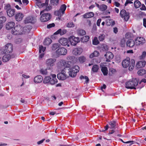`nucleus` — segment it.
I'll list each match as a JSON object with an SVG mask.
<instances>
[{"mask_svg": "<svg viewBox=\"0 0 146 146\" xmlns=\"http://www.w3.org/2000/svg\"><path fill=\"white\" fill-rule=\"evenodd\" d=\"M99 43V41L98 40L97 37H95L94 38L92 41L93 44L95 45H97Z\"/></svg>", "mask_w": 146, "mask_h": 146, "instance_id": "nucleus-43", "label": "nucleus"}, {"mask_svg": "<svg viewBox=\"0 0 146 146\" xmlns=\"http://www.w3.org/2000/svg\"><path fill=\"white\" fill-rule=\"evenodd\" d=\"M143 25L146 28V19H143Z\"/></svg>", "mask_w": 146, "mask_h": 146, "instance_id": "nucleus-64", "label": "nucleus"}, {"mask_svg": "<svg viewBox=\"0 0 146 146\" xmlns=\"http://www.w3.org/2000/svg\"><path fill=\"white\" fill-rule=\"evenodd\" d=\"M133 3L131 1H129V0H126V1L125 4V6H126L127 5L128 3Z\"/></svg>", "mask_w": 146, "mask_h": 146, "instance_id": "nucleus-63", "label": "nucleus"}, {"mask_svg": "<svg viewBox=\"0 0 146 146\" xmlns=\"http://www.w3.org/2000/svg\"><path fill=\"white\" fill-rule=\"evenodd\" d=\"M15 55L14 54H7L5 55L2 58V61L3 62L9 61L11 58H14Z\"/></svg>", "mask_w": 146, "mask_h": 146, "instance_id": "nucleus-9", "label": "nucleus"}, {"mask_svg": "<svg viewBox=\"0 0 146 146\" xmlns=\"http://www.w3.org/2000/svg\"><path fill=\"white\" fill-rule=\"evenodd\" d=\"M126 38H130L131 37V34L130 33H127L126 34Z\"/></svg>", "mask_w": 146, "mask_h": 146, "instance_id": "nucleus-60", "label": "nucleus"}, {"mask_svg": "<svg viewBox=\"0 0 146 146\" xmlns=\"http://www.w3.org/2000/svg\"><path fill=\"white\" fill-rule=\"evenodd\" d=\"M146 64V62L145 61L139 62L137 64L136 66L137 68H141L144 67Z\"/></svg>", "mask_w": 146, "mask_h": 146, "instance_id": "nucleus-30", "label": "nucleus"}, {"mask_svg": "<svg viewBox=\"0 0 146 146\" xmlns=\"http://www.w3.org/2000/svg\"><path fill=\"white\" fill-rule=\"evenodd\" d=\"M146 56V52L145 51H143L141 55L139 56L140 59H144Z\"/></svg>", "mask_w": 146, "mask_h": 146, "instance_id": "nucleus-50", "label": "nucleus"}, {"mask_svg": "<svg viewBox=\"0 0 146 146\" xmlns=\"http://www.w3.org/2000/svg\"><path fill=\"white\" fill-rule=\"evenodd\" d=\"M74 58V56H68L66 58L67 60H72Z\"/></svg>", "mask_w": 146, "mask_h": 146, "instance_id": "nucleus-58", "label": "nucleus"}, {"mask_svg": "<svg viewBox=\"0 0 146 146\" xmlns=\"http://www.w3.org/2000/svg\"><path fill=\"white\" fill-rule=\"evenodd\" d=\"M49 0H46L45 3H42L41 1H37L36 3L37 6L39 8L43 7L44 6H46L48 5Z\"/></svg>", "mask_w": 146, "mask_h": 146, "instance_id": "nucleus-22", "label": "nucleus"}, {"mask_svg": "<svg viewBox=\"0 0 146 146\" xmlns=\"http://www.w3.org/2000/svg\"><path fill=\"white\" fill-rule=\"evenodd\" d=\"M15 10L12 8L6 11L7 15L10 17L13 16L15 14Z\"/></svg>", "mask_w": 146, "mask_h": 146, "instance_id": "nucleus-26", "label": "nucleus"}, {"mask_svg": "<svg viewBox=\"0 0 146 146\" xmlns=\"http://www.w3.org/2000/svg\"><path fill=\"white\" fill-rule=\"evenodd\" d=\"M94 14L92 12H89L84 14L83 16L84 18H88L93 17Z\"/></svg>", "mask_w": 146, "mask_h": 146, "instance_id": "nucleus-29", "label": "nucleus"}, {"mask_svg": "<svg viewBox=\"0 0 146 146\" xmlns=\"http://www.w3.org/2000/svg\"><path fill=\"white\" fill-rule=\"evenodd\" d=\"M50 77L49 76H46L43 80V82L44 83H47L50 82Z\"/></svg>", "mask_w": 146, "mask_h": 146, "instance_id": "nucleus-41", "label": "nucleus"}, {"mask_svg": "<svg viewBox=\"0 0 146 146\" xmlns=\"http://www.w3.org/2000/svg\"><path fill=\"white\" fill-rule=\"evenodd\" d=\"M99 53L97 51H94V52L92 53L90 56V58H92L95 56H99Z\"/></svg>", "mask_w": 146, "mask_h": 146, "instance_id": "nucleus-34", "label": "nucleus"}, {"mask_svg": "<svg viewBox=\"0 0 146 146\" xmlns=\"http://www.w3.org/2000/svg\"><path fill=\"white\" fill-rule=\"evenodd\" d=\"M52 78H50V84L51 85H54L58 82V80L56 78V75L55 74H52L51 75Z\"/></svg>", "mask_w": 146, "mask_h": 146, "instance_id": "nucleus-18", "label": "nucleus"}, {"mask_svg": "<svg viewBox=\"0 0 146 146\" xmlns=\"http://www.w3.org/2000/svg\"><path fill=\"white\" fill-rule=\"evenodd\" d=\"M138 74L140 76H143L146 73V70L144 69H142L139 70L138 72Z\"/></svg>", "mask_w": 146, "mask_h": 146, "instance_id": "nucleus-38", "label": "nucleus"}, {"mask_svg": "<svg viewBox=\"0 0 146 146\" xmlns=\"http://www.w3.org/2000/svg\"><path fill=\"white\" fill-rule=\"evenodd\" d=\"M15 25V23L13 22H10L7 23L6 25V28L9 30L13 27Z\"/></svg>", "mask_w": 146, "mask_h": 146, "instance_id": "nucleus-27", "label": "nucleus"}, {"mask_svg": "<svg viewBox=\"0 0 146 146\" xmlns=\"http://www.w3.org/2000/svg\"><path fill=\"white\" fill-rule=\"evenodd\" d=\"M78 60L81 63H82L84 62L86 60V58L84 56H81L78 58Z\"/></svg>", "mask_w": 146, "mask_h": 146, "instance_id": "nucleus-42", "label": "nucleus"}, {"mask_svg": "<svg viewBox=\"0 0 146 146\" xmlns=\"http://www.w3.org/2000/svg\"><path fill=\"white\" fill-rule=\"evenodd\" d=\"M104 56L106 57V61L110 62V60L113 58V55L112 52H108L106 54H105Z\"/></svg>", "mask_w": 146, "mask_h": 146, "instance_id": "nucleus-16", "label": "nucleus"}, {"mask_svg": "<svg viewBox=\"0 0 146 146\" xmlns=\"http://www.w3.org/2000/svg\"><path fill=\"white\" fill-rule=\"evenodd\" d=\"M35 22V20L34 18L31 16H29L27 17L25 20V23H34Z\"/></svg>", "mask_w": 146, "mask_h": 146, "instance_id": "nucleus-19", "label": "nucleus"}, {"mask_svg": "<svg viewBox=\"0 0 146 146\" xmlns=\"http://www.w3.org/2000/svg\"><path fill=\"white\" fill-rule=\"evenodd\" d=\"M23 15L21 13H17L15 15V19L17 21H21L23 17Z\"/></svg>", "mask_w": 146, "mask_h": 146, "instance_id": "nucleus-24", "label": "nucleus"}, {"mask_svg": "<svg viewBox=\"0 0 146 146\" xmlns=\"http://www.w3.org/2000/svg\"><path fill=\"white\" fill-rule=\"evenodd\" d=\"M56 60L54 59L49 58L47 59L46 62V64L50 68V67L53 66L54 62H56Z\"/></svg>", "mask_w": 146, "mask_h": 146, "instance_id": "nucleus-12", "label": "nucleus"}, {"mask_svg": "<svg viewBox=\"0 0 146 146\" xmlns=\"http://www.w3.org/2000/svg\"><path fill=\"white\" fill-rule=\"evenodd\" d=\"M52 5H51L50 4L45 9L40 11V14H41L42 13H44L45 11H48L50 10L52 8Z\"/></svg>", "mask_w": 146, "mask_h": 146, "instance_id": "nucleus-40", "label": "nucleus"}, {"mask_svg": "<svg viewBox=\"0 0 146 146\" xmlns=\"http://www.w3.org/2000/svg\"><path fill=\"white\" fill-rule=\"evenodd\" d=\"M83 52V49L80 48H74L72 51V54L75 55H80Z\"/></svg>", "mask_w": 146, "mask_h": 146, "instance_id": "nucleus-14", "label": "nucleus"}, {"mask_svg": "<svg viewBox=\"0 0 146 146\" xmlns=\"http://www.w3.org/2000/svg\"><path fill=\"white\" fill-rule=\"evenodd\" d=\"M57 78L61 80H64L66 79L68 76L65 74V72L64 70H62L61 72L57 74Z\"/></svg>", "mask_w": 146, "mask_h": 146, "instance_id": "nucleus-7", "label": "nucleus"}, {"mask_svg": "<svg viewBox=\"0 0 146 146\" xmlns=\"http://www.w3.org/2000/svg\"><path fill=\"white\" fill-rule=\"evenodd\" d=\"M66 8V6L65 4L62 5L59 10L55 11L54 12V14L56 15L60 16V17L64 13Z\"/></svg>", "mask_w": 146, "mask_h": 146, "instance_id": "nucleus-3", "label": "nucleus"}, {"mask_svg": "<svg viewBox=\"0 0 146 146\" xmlns=\"http://www.w3.org/2000/svg\"><path fill=\"white\" fill-rule=\"evenodd\" d=\"M74 25L73 22H69L66 24V27L68 28H72L74 27Z\"/></svg>", "mask_w": 146, "mask_h": 146, "instance_id": "nucleus-51", "label": "nucleus"}, {"mask_svg": "<svg viewBox=\"0 0 146 146\" xmlns=\"http://www.w3.org/2000/svg\"><path fill=\"white\" fill-rule=\"evenodd\" d=\"M6 20V18L4 16L0 17V23L3 25V24L5 23Z\"/></svg>", "mask_w": 146, "mask_h": 146, "instance_id": "nucleus-48", "label": "nucleus"}, {"mask_svg": "<svg viewBox=\"0 0 146 146\" xmlns=\"http://www.w3.org/2000/svg\"><path fill=\"white\" fill-rule=\"evenodd\" d=\"M141 5V2L138 0L135 1L134 2V7L136 8H139Z\"/></svg>", "mask_w": 146, "mask_h": 146, "instance_id": "nucleus-39", "label": "nucleus"}, {"mask_svg": "<svg viewBox=\"0 0 146 146\" xmlns=\"http://www.w3.org/2000/svg\"><path fill=\"white\" fill-rule=\"evenodd\" d=\"M46 49V47H44L42 45H40L39 46V52L41 53L44 52Z\"/></svg>", "mask_w": 146, "mask_h": 146, "instance_id": "nucleus-47", "label": "nucleus"}, {"mask_svg": "<svg viewBox=\"0 0 146 146\" xmlns=\"http://www.w3.org/2000/svg\"><path fill=\"white\" fill-rule=\"evenodd\" d=\"M72 70H74L75 71L78 72L79 71V67L78 66H75L73 67Z\"/></svg>", "mask_w": 146, "mask_h": 146, "instance_id": "nucleus-54", "label": "nucleus"}, {"mask_svg": "<svg viewBox=\"0 0 146 146\" xmlns=\"http://www.w3.org/2000/svg\"><path fill=\"white\" fill-rule=\"evenodd\" d=\"M66 30L65 29L62 30L61 29H60L55 32L54 35L52 36V38L53 37L55 36V35H56L60 34V35H62L64 34H65L66 32Z\"/></svg>", "mask_w": 146, "mask_h": 146, "instance_id": "nucleus-20", "label": "nucleus"}, {"mask_svg": "<svg viewBox=\"0 0 146 146\" xmlns=\"http://www.w3.org/2000/svg\"><path fill=\"white\" fill-rule=\"evenodd\" d=\"M135 62L134 60H131L130 64L129 65V70L130 71H131L134 69L135 66Z\"/></svg>", "mask_w": 146, "mask_h": 146, "instance_id": "nucleus-31", "label": "nucleus"}, {"mask_svg": "<svg viewBox=\"0 0 146 146\" xmlns=\"http://www.w3.org/2000/svg\"><path fill=\"white\" fill-rule=\"evenodd\" d=\"M100 66L101 67V71L104 76H106L108 74V70L107 67L104 66L103 64H101Z\"/></svg>", "mask_w": 146, "mask_h": 146, "instance_id": "nucleus-21", "label": "nucleus"}, {"mask_svg": "<svg viewBox=\"0 0 146 146\" xmlns=\"http://www.w3.org/2000/svg\"><path fill=\"white\" fill-rule=\"evenodd\" d=\"M89 38L90 37L89 36H85L82 38V41L83 42H86L89 40Z\"/></svg>", "mask_w": 146, "mask_h": 146, "instance_id": "nucleus-44", "label": "nucleus"}, {"mask_svg": "<svg viewBox=\"0 0 146 146\" xmlns=\"http://www.w3.org/2000/svg\"><path fill=\"white\" fill-rule=\"evenodd\" d=\"M40 20L42 22H45L49 20L51 18V15L49 13L42 14Z\"/></svg>", "mask_w": 146, "mask_h": 146, "instance_id": "nucleus-4", "label": "nucleus"}, {"mask_svg": "<svg viewBox=\"0 0 146 146\" xmlns=\"http://www.w3.org/2000/svg\"><path fill=\"white\" fill-rule=\"evenodd\" d=\"M77 73V72L76 71H75V70H72L69 71V72L70 76L72 77H75Z\"/></svg>", "mask_w": 146, "mask_h": 146, "instance_id": "nucleus-32", "label": "nucleus"}, {"mask_svg": "<svg viewBox=\"0 0 146 146\" xmlns=\"http://www.w3.org/2000/svg\"><path fill=\"white\" fill-rule=\"evenodd\" d=\"M58 42L62 46L67 45L68 47L70 46L69 44V42L66 38H61L59 40Z\"/></svg>", "mask_w": 146, "mask_h": 146, "instance_id": "nucleus-10", "label": "nucleus"}, {"mask_svg": "<svg viewBox=\"0 0 146 146\" xmlns=\"http://www.w3.org/2000/svg\"><path fill=\"white\" fill-rule=\"evenodd\" d=\"M109 124L111 126V128H113L116 126V122L115 121L110 122L109 123Z\"/></svg>", "mask_w": 146, "mask_h": 146, "instance_id": "nucleus-53", "label": "nucleus"}, {"mask_svg": "<svg viewBox=\"0 0 146 146\" xmlns=\"http://www.w3.org/2000/svg\"><path fill=\"white\" fill-rule=\"evenodd\" d=\"M4 9L6 10V11L10 9H11V5L9 4H7L5 7Z\"/></svg>", "mask_w": 146, "mask_h": 146, "instance_id": "nucleus-56", "label": "nucleus"}, {"mask_svg": "<svg viewBox=\"0 0 146 146\" xmlns=\"http://www.w3.org/2000/svg\"><path fill=\"white\" fill-rule=\"evenodd\" d=\"M105 35L104 34H100L98 36V39L100 41H103L105 39Z\"/></svg>", "mask_w": 146, "mask_h": 146, "instance_id": "nucleus-45", "label": "nucleus"}, {"mask_svg": "<svg viewBox=\"0 0 146 146\" xmlns=\"http://www.w3.org/2000/svg\"><path fill=\"white\" fill-rule=\"evenodd\" d=\"M69 40L72 45L75 46L80 41V40L78 37H76L73 36H70L69 38Z\"/></svg>", "mask_w": 146, "mask_h": 146, "instance_id": "nucleus-6", "label": "nucleus"}, {"mask_svg": "<svg viewBox=\"0 0 146 146\" xmlns=\"http://www.w3.org/2000/svg\"><path fill=\"white\" fill-rule=\"evenodd\" d=\"M136 43L137 45H142L145 42V38L141 37H138L135 40Z\"/></svg>", "mask_w": 146, "mask_h": 146, "instance_id": "nucleus-13", "label": "nucleus"}, {"mask_svg": "<svg viewBox=\"0 0 146 146\" xmlns=\"http://www.w3.org/2000/svg\"><path fill=\"white\" fill-rule=\"evenodd\" d=\"M52 42V40L49 38H47L44 39L43 43L45 46H48Z\"/></svg>", "mask_w": 146, "mask_h": 146, "instance_id": "nucleus-28", "label": "nucleus"}, {"mask_svg": "<svg viewBox=\"0 0 146 146\" xmlns=\"http://www.w3.org/2000/svg\"><path fill=\"white\" fill-rule=\"evenodd\" d=\"M66 61L64 60H61L58 63V69H62V70L65 69V64Z\"/></svg>", "mask_w": 146, "mask_h": 146, "instance_id": "nucleus-17", "label": "nucleus"}, {"mask_svg": "<svg viewBox=\"0 0 146 146\" xmlns=\"http://www.w3.org/2000/svg\"><path fill=\"white\" fill-rule=\"evenodd\" d=\"M23 29L20 25H17L12 29L11 33L14 35H21L24 33Z\"/></svg>", "mask_w": 146, "mask_h": 146, "instance_id": "nucleus-2", "label": "nucleus"}, {"mask_svg": "<svg viewBox=\"0 0 146 146\" xmlns=\"http://www.w3.org/2000/svg\"><path fill=\"white\" fill-rule=\"evenodd\" d=\"M139 80L135 78L132 81L127 82L125 83V87L128 89H134L138 84Z\"/></svg>", "mask_w": 146, "mask_h": 146, "instance_id": "nucleus-1", "label": "nucleus"}, {"mask_svg": "<svg viewBox=\"0 0 146 146\" xmlns=\"http://www.w3.org/2000/svg\"><path fill=\"white\" fill-rule=\"evenodd\" d=\"M59 0H50V4L51 5L56 6L58 3Z\"/></svg>", "mask_w": 146, "mask_h": 146, "instance_id": "nucleus-33", "label": "nucleus"}, {"mask_svg": "<svg viewBox=\"0 0 146 146\" xmlns=\"http://www.w3.org/2000/svg\"><path fill=\"white\" fill-rule=\"evenodd\" d=\"M140 9L142 10H146V7L143 4L141 5V7L140 8Z\"/></svg>", "mask_w": 146, "mask_h": 146, "instance_id": "nucleus-62", "label": "nucleus"}, {"mask_svg": "<svg viewBox=\"0 0 146 146\" xmlns=\"http://www.w3.org/2000/svg\"><path fill=\"white\" fill-rule=\"evenodd\" d=\"M43 80L42 77L40 75H38L35 76L34 80V82L36 83H41Z\"/></svg>", "mask_w": 146, "mask_h": 146, "instance_id": "nucleus-23", "label": "nucleus"}, {"mask_svg": "<svg viewBox=\"0 0 146 146\" xmlns=\"http://www.w3.org/2000/svg\"><path fill=\"white\" fill-rule=\"evenodd\" d=\"M99 69V66L95 64L93 66L92 68V70L94 72H97Z\"/></svg>", "mask_w": 146, "mask_h": 146, "instance_id": "nucleus-37", "label": "nucleus"}, {"mask_svg": "<svg viewBox=\"0 0 146 146\" xmlns=\"http://www.w3.org/2000/svg\"><path fill=\"white\" fill-rule=\"evenodd\" d=\"M135 44L134 41L132 39H129L127 40L126 42V45L127 46L130 48L133 47Z\"/></svg>", "mask_w": 146, "mask_h": 146, "instance_id": "nucleus-25", "label": "nucleus"}, {"mask_svg": "<svg viewBox=\"0 0 146 146\" xmlns=\"http://www.w3.org/2000/svg\"><path fill=\"white\" fill-rule=\"evenodd\" d=\"M78 35L82 36L86 34V32L85 31L83 30H80L78 31Z\"/></svg>", "mask_w": 146, "mask_h": 146, "instance_id": "nucleus-49", "label": "nucleus"}, {"mask_svg": "<svg viewBox=\"0 0 146 146\" xmlns=\"http://www.w3.org/2000/svg\"><path fill=\"white\" fill-rule=\"evenodd\" d=\"M60 46V44L58 43H54L52 45V50H56Z\"/></svg>", "mask_w": 146, "mask_h": 146, "instance_id": "nucleus-35", "label": "nucleus"}, {"mask_svg": "<svg viewBox=\"0 0 146 146\" xmlns=\"http://www.w3.org/2000/svg\"><path fill=\"white\" fill-rule=\"evenodd\" d=\"M22 2L24 5H27L29 3V1L28 0H23Z\"/></svg>", "mask_w": 146, "mask_h": 146, "instance_id": "nucleus-61", "label": "nucleus"}, {"mask_svg": "<svg viewBox=\"0 0 146 146\" xmlns=\"http://www.w3.org/2000/svg\"><path fill=\"white\" fill-rule=\"evenodd\" d=\"M129 13L127 12L124 9L122 10L121 11L120 13V16L126 21H127L129 19Z\"/></svg>", "mask_w": 146, "mask_h": 146, "instance_id": "nucleus-5", "label": "nucleus"}, {"mask_svg": "<svg viewBox=\"0 0 146 146\" xmlns=\"http://www.w3.org/2000/svg\"><path fill=\"white\" fill-rule=\"evenodd\" d=\"M54 23H52V24H50L47 25V28H50L52 27H54Z\"/></svg>", "mask_w": 146, "mask_h": 146, "instance_id": "nucleus-59", "label": "nucleus"}, {"mask_svg": "<svg viewBox=\"0 0 146 146\" xmlns=\"http://www.w3.org/2000/svg\"><path fill=\"white\" fill-rule=\"evenodd\" d=\"M22 41V40L21 38H18L16 39L15 40V42L16 44H19L21 43Z\"/></svg>", "mask_w": 146, "mask_h": 146, "instance_id": "nucleus-57", "label": "nucleus"}, {"mask_svg": "<svg viewBox=\"0 0 146 146\" xmlns=\"http://www.w3.org/2000/svg\"><path fill=\"white\" fill-rule=\"evenodd\" d=\"M108 8L107 6L105 4H102L100 5V9L101 11H104L106 10Z\"/></svg>", "mask_w": 146, "mask_h": 146, "instance_id": "nucleus-46", "label": "nucleus"}, {"mask_svg": "<svg viewBox=\"0 0 146 146\" xmlns=\"http://www.w3.org/2000/svg\"><path fill=\"white\" fill-rule=\"evenodd\" d=\"M56 54L59 55H65L67 53V50L64 47L58 48L56 51Z\"/></svg>", "mask_w": 146, "mask_h": 146, "instance_id": "nucleus-8", "label": "nucleus"}, {"mask_svg": "<svg viewBox=\"0 0 146 146\" xmlns=\"http://www.w3.org/2000/svg\"><path fill=\"white\" fill-rule=\"evenodd\" d=\"M125 40L124 38H123L121 42V44L122 47H124L125 44Z\"/></svg>", "mask_w": 146, "mask_h": 146, "instance_id": "nucleus-55", "label": "nucleus"}, {"mask_svg": "<svg viewBox=\"0 0 146 146\" xmlns=\"http://www.w3.org/2000/svg\"><path fill=\"white\" fill-rule=\"evenodd\" d=\"M40 72L41 74L45 75H46L47 73V70L46 69H41L40 70Z\"/></svg>", "mask_w": 146, "mask_h": 146, "instance_id": "nucleus-52", "label": "nucleus"}, {"mask_svg": "<svg viewBox=\"0 0 146 146\" xmlns=\"http://www.w3.org/2000/svg\"><path fill=\"white\" fill-rule=\"evenodd\" d=\"M66 64H65V67L70 68V69L72 68L71 67L72 66V62L70 61H66Z\"/></svg>", "mask_w": 146, "mask_h": 146, "instance_id": "nucleus-36", "label": "nucleus"}, {"mask_svg": "<svg viewBox=\"0 0 146 146\" xmlns=\"http://www.w3.org/2000/svg\"><path fill=\"white\" fill-rule=\"evenodd\" d=\"M130 59L129 57L124 59L122 62V64L123 67L124 68H126L129 66L130 64Z\"/></svg>", "mask_w": 146, "mask_h": 146, "instance_id": "nucleus-15", "label": "nucleus"}, {"mask_svg": "<svg viewBox=\"0 0 146 146\" xmlns=\"http://www.w3.org/2000/svg\"><path fill=\"white\" fill-rule=\"evenodd\" d=\"M4 50L7 53L11 52L13 50V46L11 43L7 44L5 46Z\"/></svg>", "mask_w": 146, "mask_h": 146, "instance_id": "nucleus-11", "label": "nucleus"}]
</instances>
